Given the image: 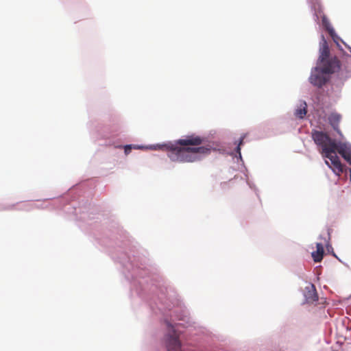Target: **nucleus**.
Wrapping results in <instances>:
<instances>
[{
  "label": "nucleus",
  "mask_w": 351,
  "mask_h": 351,
  "mask_svg": "<svg viewBox=\"0 0 351 351\" xmlns=\"http://www.w3.org/2000/svg\"><path fill=\"white\" fill-rule=\"evenodd\" d=\"M202 139L199 136H189L175 142L164 144H156L149 146L133 145L136 149H162L168 150V157L171 161L180 162H193L201 160L209 154L213 149L210 145L199 146Z\"/></svg>",
  "instance_id": "1"
},
{
  "label": "nucleus",
  "mask_w": 351,
  "mask_h": 351,
  "mask_svg": "<svg viewBox=\"0 0 351 351\" xmlns=\"http://www.w3.org/2000/svg\"><path fill=\"white\" fill-rule=\"evenodd\" d=\"M329 47L324 35L321 36L319 56L317 66L312 69L309 77L310 83L317 87H322L329 80L330 74L336 72L339 61L336 58H329Z\"/></svg>",
  "instance_id": "2"
},
{
  "label": "nucleus",
  "mask_w": 351,
  "mask_h": 351,
  "mask_svg": "<svg viewBox=\"0 0 351 351\" xmlns=\"http://www.w3.org/2000/svg\"><path fill=\"white\" fill-rule=\"evenodd\" d=\"M311 136L315 143L322 147V156L328 159L325 160V163L335 174L339 176L343 172V167L335 152V141L322 131L313 130Z\"/></svg>",
  "instance_id": "3"
},
{
  "label": "nucleus",
  "mask_w": 351,
  "mask_h": 351,
  "mask_svg": "<svg viewBox=\"0 0 351 351\" xmlns=\"http://www.w3.org/2000/svg\"><path fill=\"white\" fill-rule=\"evenodd\" d=\"M169 333L166 335V345L168 351H182L176 329L170 322H167Z\"/></svg>",
  "instance_id": "4"
},
{
  "label": "nucleus",
  "mask_w": 351,
  "mask_h": 351,
  "mask_svg": "<svg viewBox=\"0 0 351 351\" xmlns=\"http://www.w3.org/2000/svg\"><path fill=\"white\" fill-rule=\"evenodd\" d=\"M304 303L314 304L318 300V295L315 287L312 283H308L303 291Z\"/></svg>",
  "instance_id": "5"
},
{
  "label": "nucleus",
  "mask_w": 351,
  "mask_h": 351,
  "mask_svg": "<svg viewBox=\"0 0 351 351\" xmlns=\"http://www.w3.org/2000/svg\"><path fill=\"white\" fill-rule=\"evenodd\" d=\"M337 151L351 165V144L348 142L336 143V153Z\"/></svg>",
  "instance_id": "6"
},
{
  "label": "nucleus",
  "mask_w": 351,
  "mask_h": 351,
  "mask_svg": "<svg viewBox=\"0 0 351 351\" xmlns=\"http://www.w3.org/2000/svg\"><path fill=\"white\" fill-rule=\"evenodd\" d=\"M336 71H338V77L341 80L345 81L351 77V58L346 63L341 65L339 64V68L336 69Z\"/></svg>",
  "instance_id": "7"
},
{
  "label": "nucleus",
  "mask_w": 351,
  "mask_h": 351,
  "mask_svg": "<svg viewBox=\"0 0 351 351\" xmlns=\"http://www.w3.org/2000/svg\"><path fill=\"white\" fill-rule=\"evenodd\" d=\"M322 25L326 28V29L328 32L329 34L332 37L333 41L339 46V40H340V38L335 33L333 27L330 25L329 21L327 18L324 15L322 16Z\"/></svg>",
  "instance_id": "8"
},
{
  "label": "nucleus",
  "mask_w": 351,
  "mask_h": 351,
  "mask_svg": "<svg viewBox=\"0 0 351 351\" xmlns=\"http://www.w3.org/2000/svg\"><path fill=\"white\" fill-rule=\"evenodd\" d=\"M307 112V104L304 101H300L295 110L294 114L297 118L303 119Z\"/></svg>",
  "instance_id": "9"
},
{
  "label": "nucleus",
  "mask_w": 351,
  "mask_h": 351,
  "mask_svg": "<svg viewBox=\"0 0 351 351\" xmlns=\"http://www.w3.org/2000/svg\"><path fill=\"white\" fill-rule=\"evenodd\" d=\"M178 320L182 321V322L178 323L176 324V326H182L183 327H190L192 326V324H195L191 320V318L189 316L186 311H184L181 315H176Z\"/></svg>",
  "instance_id": "10"
},
{
  "label": "nucleus",
  "mask_w": 351,
  "mask_h": 351,
  "mask_svg": "<svg viewBox=\"0 0 351 351\" xmlns=\"http://www.w3.org/2000/svg\"><path fill=\"white\" fill-rule=\"evenodd\" d=\"M341 120V115L337 112H332L328 117V121L333 129L337 131L340 135H341L340 130H339L338 125Z\"/></svg>",
  "instance_id": "11"
},
{
  "label": "nucleus",
  "mask_w": 351,
  "mask_h": 351,
  "mask_svg": "<svg viewBox=\"0 0 351 351\" xmlns=\"http://www.w3.org/2000/svg\"><path fill=\"white\" fill-rule=\"evenodd\" d=\"M317 250L312 252L311 255L315 262H320L323 258L324 247L320 243L316 244Z\"/></svg>",
  "instance_id": "12"
},
{
  "label": "nucleus",
  "mask_w": 351,
  "mask_h": 351,
  "mask_svg": "<svg viewBox=\"0 0 351 351\" xmlns=\"http://www.w3.org/2000/svg\"><path fill=\"white\" fill-rule=\"evenodd\" d=\"M308 3L310 4L312 10L315 11V21L319 20V16L317 13L321 12V7L319 4V0H307Z\"/></svg>",
  "instance_id": "13"
},
{
  "label": "nucleus",
  "mask_w": 351,
  "mask_h": 351,
  "mask_svg": "<svg viewBox=\"0 0 351 351\" xmlns=\"http://www.w3.org/2000/svg\"><path fill=\"white\" fill-rule=\"evenodd\" d=\"M243 139H244V136L241 137L239 140V144L236 147V152L239 155V158L242 160V156H241V145H242L243 142Z\"/></svg>",
  "instance_id": "14"
},
{
  "label": "nucleus",
  "mask_w": 351,
  "mask_h": 351,
  "mask_svg": "<svg viewBox=\"0 0 351 351\" xmlns=\"http://www.w3.org/2000/svg\"><path fill=\"white\" fill-rule=\"evenodd\" d=\"M133 145H126L124 146V152L126 155L129 154L132 149Z\"/></svg>",
  "instance_id": "15"
},
{
  "label": "nucleus",
  "mask_w": 351,
  "mask_h": 351,
  "mask_svg": "<svg viewBox=\"0 0 351 351\" xmlns=\"http://www.w3.org/2000/svg\"><path fill=\"white\" fill-rule=\"evenodd\" d=\"M247 184L250 186V188H252V186H251V184H250V182L248 181H247Z\"/></svg>",
  "instance_id": "16"
}]
</instances>
